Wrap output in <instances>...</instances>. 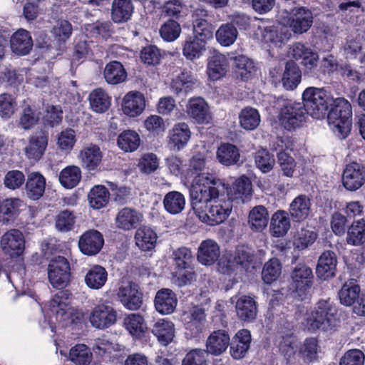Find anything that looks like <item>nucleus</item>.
I'll return each instance as SVG.
<instances>
[{
  "instance_id": "412c9836",
  "label": "nucleus",
  "mask_w": 365,
  "mask_h": 365,
  "mask_svg": "<svg viewBox=\"0 0 365 365\" xmlns=\"http://www.w3.org/2000/svg\"><path fill=\"white\" fill-rule=\"evenodd\" d=\"M313 23L312 12L304 7L296 8L292 10V16L289 26L295 34L307 32Z\"/></svg>"
},
{
  "instance_id": "20e7f679",
  "label": "nucleus",
  "mask_w": 365,
  "mask_h": 365,
  "mask_svg": "<svg viewBox=\"0 0 365 365\" xmlns=\"http://www.w3.org/2000/svg\"><path fill=\"white\" fill-rule=\"evenodd\" d=\"M302 101L309 115L321 119L327 115L334 97L324 88L308 87L302 93Z\"/></svg>"
},
{
  "instance_id": "a878e982",
  "label": "nucleus",
  "mask_w": 365,
  "mask_h": 365,
  "mask_svg": "<svg viewBox=\"0 0 365 365\" xmlns=\"http://www.w3.org/2000/svg\"><path fill=\"white\" fill-rule=\"evenodd\" d=\"M251 334L247 329L239 330L230 343V354L235 359L243 358L251 344Z\"/></svg>"
},
{
  "instance_id": "c756f323",
  "label": "nucleus",
  "mask_w": 365,
  "mask_h": 365,
  "mask_svg": "<svg viewBox=\"0 0 365 365\" xmlns=\"http://www.w3.org/2000/svg\"><path fill=\"white\" fill-rule=\"evenodd\" d=\"M207 42L194 36H187L182 43V55L187 60L200 58L206 50Z\"/></svg>"
},
{
  "instance_id": "69168bd1",
  "label": "nucleus",
  "mask_w": 365,
  "mask_h": 365,
  "mask_svg": "<svg viewBox=\"0 0 365 365\" xmlns=\"http://www.w3.org/2000/svg\"><path fill=\"white\" fill-rule=\"evenodd\" d=\"M317 234L311 230L302 228L294 237L293 245L297 250H304L312 245L316 240Z\"/></svg>"
},
{
  "instance_id": "37998d69",
  "label": "nucleus",
  "mask_w": 365,
  "mask_h": 365,
  "mask_svg": "<svg viewBox=\"0 0 365 365\" xmlns=\"http://www.w3.org/2000/svg\"><path fill=\"white\" fill-rule=\"evenodd\" d=\"M108 279V272L100 265L93 266L85 276L86 284L92 289H100Z\"/></svg>"
},
{
  "instance_id": "0e129e2a",
  "label": "nucleus",
  "mask_w": 365,
  "mask_h": 365,
  "mask_svg": "<svg viewBox=\"0 0 365 365\" xmlns=\"http://www.w3.org/2000/svg\"><path fill=\"white\" fill-rule=\"evenodd\" d=\"M92 353L85 344H77L71 349L69 357L76 365H88L92 360Z\"/></svg>"
},
{
  "instance_id": "6e6552de",
  "label": "nucleus",
  "mask_w": 365,
  "mask_h": 365,
  "mask_svg": "<svg viewBox=\"0 0 365 365\" xmlns=\"http://www.w3.org/2000/svg\"><path fill=\"white\" fill-rule=\"evenodd\" d=\"M291 286L301 299H304L314 283L312 269L305 264H297L291 272Z\"/></svg>"
},
{
  "instance_id": "4468645a",
  "label": "nucleus",
  "mask_w": 365,
  "mask_h": 365,
  "mask_svg": "<svg viewBox=\"0 0 365 365\" xmlns=\"http://www.w3.org/2000/svg\"><path fill=\"white\" fill-rule=\"evenodd\" d=\"M206 315L204 309L194 307L190 314L184 317V325L186 335L190 338H195L203 331L205 329Z\"/></svg>"
},
{
  "instance_id": "338daca9",
  "label": "nucleus",
  "mask_w": 365,
  "mask_h": 365,
  "mask_svg": "<svg viewBox=\"0 0 365 365\" xmlns=\"http://www.w3.org/2000/svg\"><path fill=\"white\" fill-rule=\"evenodd\" d=\"M281 273V264L279 259L272 258L266 262L262 271V278L266 284L274 282Z\"/></svg>"
},
{
  "instance_id": "052dcab7",
  "label": "nucleus",
  "mask_w": 365,
  "mask_h": 365,
  "mask_svg": "<svg viewBox=\"0 0 365 365\" xmlns=\"http://www.w3.org/2000/svg\"><path fill=\"white\" fill-rule=\"evenodd\" d=\"M81 178V169L75 165L67 166L59 175L61 184L66 188H73L80 182Z\"/></svg>"
},
{
  "instance_id": "603ef678",
  "label": "nucleus",
  "mask_w": 365,
  "mask_h": 365,
  "mask_svg": "<svg viewBox=\"0 0 365 365\" xmlns=\"http://www.w3.org/2000/svg\"><path fill=\"white\" fill-rule=\"evenodd\" d=\"M83 165L89 170H95L101 163L103 158L100 148L91 145L81 152Z\"/></svg>"
},
{
  "instance_id": "4be33fe9",
  "label": "nucleus",
  "mask_w": 365,
  "mask_h": 365,
  "mask_svg": "<svg viewBox=\"0 0 365 365\" xmlns=\"http://www.w3.org/2000/svg\"><path fill=\"white\" fill-rule=\"evenodd\" d=\"M337 264L336 254L333 251H324L319 257L316 272L317 277L326 280L335 275Z\"/></svg>"
},
{
  "instance_id": "de8ad7c7",
  "label": "nucleus",
  "mask_w": 365,
  "mask_h": 365,
  "mask_svg": "<svg viewBox=\"0 0 365 365\" xmlns=\"http://www.w3.org/2000/svg\"><path fill=\"white\" fill-rule=\"evenodd\" d=\"M194 85L195 81L190 73L183 71L173 80L171 90L178 96H185L192 90Z\"/></svg>"
},
{
  "instance_id": "a211bd4d",
  "label": "nucleus",
  "mask_w": 365,
  "mask_h": 365,
  "mask_svg": "<svg viewBox=\"0 0 365 365\" xmlns=\"http://www.w3.org/2000/svg\"><path fill=\"white\" fill-rule=\"evenodd\" d=\"M117 296L122 304L130 310L140 309L143 303L142 294L131 283L120 286Z\"/></svg>"
},
{
  "instance_id": "cd10ccee",
  "label": "nucleus",
  "mask_w": 365,
  "mask_h": 365,
  "mask_svg": "<svg viewBox=\"0 0 365 365\" xmlns=\"http://www.w3.org/2000/svg\"><path fill=\"white\" fill-rule=\"evenodd\" d=\"M145 107L143 95L138 91L128 93L123 101L122 110L130 117H135L142 113Z\"/></svg>"
},
{
  "instance_id": "473e14b6",
  "label": "nucleus",
  "mask_w": 365,
  "mask_h": 365,
  "mask_svg": "<svg viewBox=\"0 0 365 365\" xmlns=\"http://www.w3.org/2000/svg\"><path fill=\"white\" fill-rule=\"evenodd\" d=\"M187 113L197 123H204L209 118L208 105L202 98H192L188 101Z\"/></svg>"
},
{
  "instance_id": "72a5a7b5",
  "label": "nucleus",
  "mask_w": 365,
  "mask_h": 365,
  "mask_svg": "<svg viewBox=\"0 0 365 365\" xmlns=\"http://www.w3.org/2000/svg\"><path fill=\"white\" fill-rule=\"evenodd\" d=\"M151 331L161 344L167 346L175 336V325L171 321L161 319L155 322Z\"/></svg>"
},
{
  "instance_id": "5701e85b",
  "label": "nucleus",
  "mask_w": 365,
  "mask_h": 365,
  "mask_svg": "<svg viewBox=\"0 0 365 365\" xmlns=\"http://www.w3.org/2000/svg\"><path fill=\"white\" fill-rule=\"evenodd\" d=\"M228 68L227 58L219 52H215L208 59L207 73L210 80L217 81L225 76Z\"/></svg>"
},
{
  "instance_id": "aec40b11",
  "label": "nucleus",
  "mask_w": 365,
  "mask_h": 365,
  "mask_svg": "<svg viewBox=\"0 0 365 365\" xmlns=\"http://www.w3.org/2000/svg\"><path fill=\"white\" fill-rule=\"evenodd\" d=\"M191 137V131L185 123H176L170 130L168 135V145L174 150L183 149Z\"/></svg>"
},
{
  "instance_id": "ddd939ff",
  "label": "nucleus",
  "mask_w": 365,
  "mask_h": 365,
  "mask_svg": "<svg viewBox=\"0 0 365 365\" xmlns=\"http://www.w3.org/2000/svg\"><path fill=\"white\" fill-rule=\"evenodd\" d=\"M365 183V166L353 162L347 164L342 173V184L350 191H355Z\"/></svg>"
},
{
  "instance_id": "f704fd0d",
  "label": "nucleus",
  "mask_w": 365,
  "mask_h": 365,
  "mask_svg": "<svg viewBox=\"0 0 365 365\" xmlns=\"http://www.w3.org/2000/svg\"><path fill=\"white\" fill-rule=\"evenodd\" d=\"M24 207L25 204L19 198L4 200L0 206V221L4 224L14 221Z\"/></svg>"
},
{
  "instance_id": "6e6d98bb",
  "label": "nucleus",
  "mask_w": 365,
  "mask_h": 365,
  "mask_svg": "<svg viewBox=\"0 0 365 365\" xmlns=\"http://www.w3.org/2000/svg\"><path fill=\"white\" fill-rule=\"evenodd\" d=\"M240 126L246 130L256 129L260 123L261 118L258 110L252 107H245L239 114Z\"/></svg>"
},
{
  "instance_id": "7ed1b4c3",
  "label": "nucleus",
  "mask_w": 365,
  "mask_h": 365,
  "mask_svg": "<svg viewBox=\"0 0 365 365\" xmlns=\"http://www.w3.org/2000/svg\"><path fill=\"white\" fill-rule=\"evenodd\" d=\"M327 113L329 125L335 135L341 140L349 134L351 127L352 108L344 98H334Z\"/></svg>"
},
{
  "instance_id": "5fc2aeb1",
  "label": "nucleus",
  "mask_w": 365,
  "mask_h": 365,
  "mask_svg": "<svg viewBox=\"0 0 365 365\" xmlns=\"http://www.w3.org/2000/svg\"><path fill=\"white\" fill-rule=\"evenodd\" d=\"M92 349L96 355L103 356L113 352H120L124 350V346L110 341L107 336H103L94 340Z\"/></svg>"
},
{
  "instance_id": "393cba45",
  "label": "nucleus",
  "mask_w": 365,
  "mask_h": 365,
  "mask_svg": "<svg viewBox=\"0 0 365 365\" xmlns=\"http://www.w3.org/2000/svg\"><path fill=\"white\" fill-rule=\"evenodd\" d=\"M178 304L175 294L170 289L158 290L155 297V307L161 314H170L174 312Z\"/></svg>"
},
{
  "instance_id": "f8f14e48",
  "label": "nucleus",
  "mask_w": 365,
  "mask_h": 365,
  "mask_svg": "<svg viewBox=\"0 0 365 365\" xmlns=\"http://www.w3.org/2000/svg\"><path fill=\"white\" fill-rule=\"evenodd\" d=\"M208 11L199 7L192 13L193 36L207 41L213 36L214 26L210 21Z\"/></svg>"
},
{
  "instance_id": "dca6fc26",
  "label": "nucleus",
  "mask_w": 365,
  "mask_h": 365,
  "mask_svg": "<svg viewBox=\"0 0 365 365\" xmlns=\"http://www.w3.org/2000/svg\"><path fill=\"white\" fill-rule=\"evenodd\" d=\"M143 220L139 211L131 207H123L116 215L115 224L117 228L129 231L137 227Z\"/></svg>"
},
{
  "instance_id": "9d476101",
  "label": "nucleus",
  "mask_w": 365,
  "mask_h": 365,
  "mask_svg": "<svg viewBox=\"0 0 365 365\" xmlns=\"http://www.w3.org/2000/svg\"><path fill=\"white\" fill-rule=\"evenodd\" d=\"M116 321L117 311L106 303L95 306L89 315V322L92 327L101 330L110 327Z\"/></svg>"
},
{
  "instance_id": "bb28decb",
  "label": "nucleus",
  "mask_w": 365,
  "mask_h": 365,
  "mask_svg": "<svg viewBox=\"0 0 365 365\" xmlns=\"http://www.w3.org/2000/svg\"><path fill=\"white\" fill-rule=\"evenodd\" d=\"M10 46L13 53L18 56L28 54L33 47V41L29 32L20 29L11 37Z\"/></svg>"
},
{
  "instance_id": "39448f33",
  "label": "nucleus",
  "mask_w": 365,
  "mask_h": 365,
  "mask_svg": "<svg viewBox=\"0 0 365 365\" xmlns=\"http://www.w3.org/2000/svg\"><path fill=\"white\" fill-rule=\"evenodd\" d=\"M227 192H222L220 196L215 198L207 208H202L195 214L202 222L214 226L223 222L230 216L232 209V200Z\"/></svg>"
},
{
  "instance_id": "3c124183",
  "label": "nucleus",
  "mask_w": 365,
  "mask_h": 365,
  "mask_svg": "<svg viewBox=\"0 0 365 365\" xmlns=\"http://www.w3.org/2000/svg\"><path fill=\"white\" fill-rule=\"evenodd\" d=\"M163 205L168 212L172 215H177L184 210L185 198L180 192L170 191L165 195Z\"/></svg>"
},
{
  "instance_id": "e2e57ef3",
  "label": "nucleus",
  "mask_w": 365,
  "mask_h": 365,
  "mask_svg": "<svg viewBox=\"0 0 365 365\" xmlns=\"http://www.w3.org/2000/svg\"><path fill=\"white\" fill-rule=\"evenodd\" d=\"M110 198L108 189L103 185H96L88 195L90 205L94 209H101L105 207Z\"/></svg>"
},
{
  "instance_id": "2eb2a0df",
  "label": "nucleus",
  "mask_w": 365,
  "mask_h": 365,
  "mask_svg": "<svg viewBox=\"0 0 365 365\" xmlns=\"http://www.w3.org/2000/svg\"><path fill=\"white\" fill-rule=\"evenodd\" d=\"M104 244L103 235L96 230L85 232L80 237L78 247L82 253L88 256L98 254Z\"/></svg>"
},
{
  "instance_id": "c85d7f7f",
  "label": "nucleus",
  "mask_w": 365,
  "mask_h": 365,
  "mask_svg": "<svg viewBox=\"0 0 365 365\" xmlns=\"http://www.w3.org/2000/svg\"><path fill=\"white\" fill-rule=\"evenodd\" d=\"M46 189V178L38 172H32L28 175L26 181V196L32 200H37L44 194Z\"/></svg>"
},
{
  "instance_id": "423d86ee",
  "label": "nucleus",
  "mask_w": 365,
  "mask_h": 365,
  "mask_svg": "<svg viewBox=\"0 0 365 365\" xmlns=\"http://www.w3.org/2000/svg\"><path fill=\"white\" fill-rule=\"evenodd\" d=\"M336 309L329 298L320 299L307 317V326L309 330L322 329L327 331L334 326V316Z\"/></svg>"
},
{
  "instance_id": "bf43d9fd",
  "label": "nucleus",
  "mask_w": 365,
  "mask_h": 365,
  "mask_svg": "<svg viewBox=\"0 0 365 365\" xmlns=\"http://www.w3.org/2000/svg\"><path fill=\"white\" fill-rule=\"evenodd\" d=\"M181 31L180 24L173 19L165 21L159 29L160 36L165 42H173L177 40Z\"/></svg>"
},
{
  "instance_id": "774afa93",
  "label": "nucleus",
  "mask_w": 365,
  "mask_h": 365,
  "mask_svg": "<svg viewBox=\"0 0 365 365\" xmlns=\"http://www.w3.org/2000/svg\"><path fill=\"white\" fill-rule=\"evenodd\" d=\"M262 36L265 41L270 42L279 47L284 44L289 39V36L287 34L279 31V29L274 26L265 27L262 33Z\"/></svg>"
},
{
  "instance_id": "ea45409f",
  "label": "nucleus",
  "mask_w": 365,
  "mask_h": 365,
  "mask_svg": "<svg viewBox=\"0 0 365 365\" xmlns=\"http://www.w3.org/2000/svg\"><path fill=\"white\" fill-rule=\"evenodd\" d=\"M290 228V220L288 212L278 210L271 219L270 232L273 237H280L285 235Z\"/></svg>"
},
{
  "instance_id": "a18cd8bd",
  "label": "nucleus",
  "mask_w": 365,
  "mask_h": 365,
  "mask_svg": "<svg viewBox=\"0 0 365 365\" xmlns=\"http://www.w3.org/2000/svg\"><path fill=\"white\" fill-rule=\"evenodd\" d=\"M91 108L96 113H103L110 106V97L102 88L93 90L88 96Z\"/></svg>"
},
{
  "instance_id": "4d7b16f0",
  "label": "nucleus",
  "mask_w": 365,
  "mask_h": 365,
  "mask_svg": "<svg viewBox=\"0 0 365 365\" xmlns=\"http://www.w3.org/2000/svg\"><path fill=\"white\" fill-rule=\"evenodd\" d=\"M237 28L230 23L222 24L215 34L217 41L222 46L232 45L237 40Z\"/></svg>"
},
{
  "instance_id": "680f3d73",
  "label": "nucleus",
  "mask_w": 365,
  "mask_h": 365,
  "mask_svg": "<svg viewBox=\"0 0 365 365\" xmlns=\"http://www.w3.org/2000/svg\"><path fill=\"white\" fill-rule=\"evenodd\" d=\"M233 61L235 72L240 76L242 81L248 80L255 71L253 61L244 55L235 56Z\"/></svg>"
},
{
  "instance_id": "f03ea898",
  "label": "nucleus",
  "mask_w": 365,
  "mask_h": 365,
  "mask_svg": "<svg viewBox=\"0 0 365 365\" xmlns=\"http://www.w3.org/2000/svg\"><path fill=\"white\" fill-rule=\"evenodd\" d=\"M228 186L223 180L212 174L195 177L190 189L192 207L195 214L202 208H207L208 204L227 192Z\"/></svg>"
},
{
  "instance_id": "09e8293b",
  "label": "nucleus",
  "mask_w": 365,
  "mask_h": 365,
  "mask_svg": "<svg viewBox=\"0 0 365 365\" xmlns=\"http://www.w3.org/2000/svg\"><path fill=\"white\" fill-rule=\"evenodd\" d=\"M269 214L262 205L253 207L249 214V224L252 230L262 231L268 224Z\"/></svg>"
},
{
  "instance_id": "49530a36",
  "label": "nucleus",
  "mask_w": 365,
  "mask_h": 365,
  "mask_svg": "<svg viewBox=\"0 0 365 365\" xmlns=\"http://www.w3.org/2000/svg\"><path fill=\"white\" fill-rule=\"evenodd\" d=\"M117 145L120 150L125 153L134 152L140 145V135L135 130H124L118 136Z\"/></svg>"
},
{
  "instance_id": "1a4fd4ad",
  "label": "nucleus",
  "mask_w": 365,
  "mask_h": 365,
  "mask_svg": "<svg viewBox=\"0 0 365 365\" xmlns=\"http://www.w3.org/2000/svg\"><path fill=\"white\" fill-rule=\"evenodd\" d=\"M254 254L252 250L245 245L237 246L227 260L225 267H221V272L230 274L234 271L250 272L254 268Z\"/></svg>"
},
{
  "instance_id": "58836bf2",
  "label": "nucleus",
  "mask_w": 365,
  "mask_h": 365,
  "mask_svg": "<svg viewBox=\"0 0 365 365\" xmlns=\"http://www.w3.org/2000/svg\"><path fill=\"white\" fill-rule=\"evenodd\" d=\"M292 55L297 60L302 59V64L308 69L316 67L319 60V56L316 52L301 43H297L293 46Z\"/></svg>"
},
{
  "instance_id": "a19ab883",
  "label": "nucleus",
  "mask_w": 365,
  "mask_h": 365,
  "mask_svg": "<svg viewBox=\"0 0 365 365\" xmlns=\"http://www.w3.org/2000/svg\"><path fill=\"white\" fill-rule=\"evenodd\" d=\"M217 160L225 166L236 165L240 159L238 148L231 143H222L217 150Z\"/></svg>"
},
{
  "instance_id": "c03bdc74",
  "label": "nucleus",
  "mask_w": 365,
  "mask_h": 365,
  "mask_svg": "<svg viewBox=\"0 0 365 365\" xmlns=\"http://www.w3.org/2000/svg\"><path fill=\"white\" fill-rule=\"evenodd\" d=\"M103 76L108 83L116 85L126 79L127 73L120 62L113 61L106 64Z\"/></svg>"
},
{
  "instance_id": "79ce46f5",
  "label": "nucleus",
  "mask_w": 365,
  "mask_h": 365,
  "mask_svg": "<svg viewBox=\"0 0 365 365\" xmlns=\"http://www.w3.org/2000/svg\"><path fill=\"white\" fill-rule=\"evenodd\" d=\"M123 324L129 334L135 338L140 339L147 330L143 317L139 314H130L124 318Z\"/></svg>"
},
{
  "instance_id": "0eeeda50",
  "label": "nucleus",
  "mask_w": 365,
  "mask_h": 365,
  "mask_svg": "<svg viewBox=\"0 0 365 365\" xmlns=\"http://www.w3.org/2000/svg\"><path fill=\"white\" fill-rule=\"evenodd\" d=\"M309 115L302 103L287 101L282 107L279 119L282 127L289 130H294L302 127Z\"/></svg>"
},
{
  "instance_id": "f3484780",
  "label": "nucleus",
  "mask_w": 365,
  "mask_h": 365,
  "mask_svg": "<svg viewBox=\"0 0 365 365\" xmlns=\"http://www.w3.org/2000/svg\"><path fill=\"white\" fill-rule=\"evenodd\" d=\"M48 145V134L43 131L35 133L31 136L25 148L26 157L34 162L38 161L43 155Z\"/></svg>"
},
{
  "instance_id": "6ab92c4d",
  "label": "nucleus",
  "mask_w": 365,
  "mask_h": 365,
  "mask_svg": "<svg viewBox=\"0 0 365 365\" xmlns=\"http://www.w3.org/2000/svg\"><path fill=\"white\" fill-rule=\"evenodd\" d=\"M288 138H277V145L279 151L277 153V162L281 168L283 175L292 177L295 170L296 163L294 159L290 156L284 150H292Z\"/></svg>"
},
{
  "instance_id": "8fccbe9b",
  "label": "nucleus",
  "mask_w": 365,
  "mask_h": 365,
  "mask_svg": "<svg viewBox=\"0 0 365 365\" xmlns=\"http://www.w3.org/2000/svg\"><path fill=\"white\" fill-rule=\"evenodd\" d=\"M302 73L298 66L292 61L287 62L283 73L282 83L287 90L294 89L301 82Z\"/></svg>"
},
{
  "instance_id": "13d9d810",
  "label": "nucleus",
  "mask_w": 365,
  "mask_h": 365,
  "mask_svg": "<svg viewBox=\"0 0 365 365\" xmlns=\"http://www.w3.org/2000/svg\"><path fill=\"white\" fill-rule=\"evenodd\" d=\"M365 242V220L354 221L349 227L346 242L353 246L361 245Z\"/></svg>"
},
{
  "instance_id": "2f4dec72",
  "label": "nucleus",
  "mask_w": 365,
  "mask_h": 365,
  "mask_svg": "<svg viewBox=\"0 0 365 365\" xmlns=\"http://www.w3.org/2000/svg\"><path fill=\"white\" fill-rule=\"evenodd\" d=\"M134 6L131 0H113L111 6V19L117 24L129 21L133 14Z\"/></svg>"
},
{
  "instance_id": "c9c22d12",
  "label": "nucleus",
  "mask_w": 365,
  "mask_h": 365,
  "mask_svg": "<svg viewBox=\"0 0 365 365\" xmlns=\"http://www.w3.org/2000/svg\"><path fill=\"white\" fill-rule=\"evenodd\" d=\"M236 312L242 321L252 322L257 314L256 302L251 297L242 296L237 301Z\"/></svg>"
},
{
  "instance_id": "e433bc0d",
  "label": "nucleus",
  "mask_w": 365,
  "mask_h": 365,
  "mask_svg": "<svg viewBox=\"0 0 365 365\" xmlns=\"http://www.w3.org/2000/svg\"><path fill=\"white\" fill-rule=\"evenodd\" d=\"M310 200L306 195L296 197L291 202L289 210L293 220L301 222L306 220L310 212Z\"/></svg>"
},
{
  "instance_id": "9b49d317",
  "label": "nucleus",
  "mask_w": 365,
  "mask_h": 365,
  "mask_svg": "<svg viewBox=\"0 0 365 365\" xmlns=\"http://www.w3.org/2000/svg\"><path fill=\"white\" fill-rule=\"evenodd\" d=\"M1 247L4 253L11 257L21 256L25 249V239L23 233L17 229L9 230L1 237Z\"/></svg>"
},
{
  "instance_id": "f257e3e1",
  "label": "nucleus",
  "mask_w": 365,
  "mask_h": 365,
  "mask_svg": "<svg viewBox=\"0 0 365 365\" xmlns=\"http://www.w3.org/2000/svg\"><path fill=\"white\" fill-rule=\"evenodd\" d=\"M71 267L68 260L63 256L53 257L48 266V279L51 285L57 292L50 302V311L55 315L56 321L64 322L72 314L71 300L72 294L63 289L71 282Z\"/></svg>"
},
{
  "instance_id": "864d4df0",
  "label": "nucleus",
  "mask_w": 365,
  "mask_h": 365,
  "mask_svg": "<svg viewBox=\"0 0 365 365\" xmlns=\"http://www.w3.org/2000/svg\"><path fill=\"white\" fill-rule=\"evenodd\" d=\"M360 287L351 279L342 286L339 292L340 302L346 306H351L356 299H359Z\"/></svg>"
},
{
  "instance_id": "4c0bfd02",
  "label": "nucleus",
  "mask_w": 365,
  "mask_h": 365,
  "mask_svg": "<svg viewBox=\"0 0 365 365\" xmlns=\"http://www.w3.org/2000/svg\"><path fill=\"white\" fill-rule=\"evenodd\" d=\"M157 239L156 232L150 227L142 226L135 232V244L143 251H150L154 249Z\"/></svg>"
},
{
  "instance_id": "b1692460",
  "label": "nucleus",
  "mask_w": 365,
  "mask_h": 365,
  "mask_svg": "<svg viewBox=\"0 0 365 365\" xmlns=\"http://www.w3.org/2000/svg\"><path fill=\"white\" fill-rule=\"evenodd\" d=\"M220 255V246L213 240H203L197 250V258L203 265H212L217 261Z\"/></svg>"
},
{
  "instance_id": "7c9ffc66",
  "label": "nucleus",
  "mask_w": 365,
  "mask_h": 365,
  "mask_svg": "<svg viewBox=\"0 0 365 365\" xmlns=\"http://www.w3.org/2000/svg\"><path fill=\"white\" fill-rule=\"evenodd\" d=\"M230 344V336L227 331L217 330L213 331L207 339L206 353L217 356L224 352Z\"/></svg>"
}]
</instances>
